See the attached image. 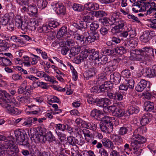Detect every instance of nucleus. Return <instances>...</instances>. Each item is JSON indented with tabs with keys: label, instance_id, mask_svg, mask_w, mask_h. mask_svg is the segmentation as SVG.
<instances>
[{
	"label": "nucleus",
	"instance_id": "obj_1",
	"mask_svg": "<svg viewBox=\"0 0 156 156\" xmlns=\"http://www.w3.org/2000/svg\"><path fill=\"white\" fill-rule=\"evenodd\" d=\"M14 134L18 144L26 147L29 146V139L25 131L20 129L16 130L14 131Z\"/></svg>",
	"mask_w": 156,
	"mask_h": 156
},
{
	"label": "nucleus",
	"instance_id": "obj_2",
	"mask_svg": "<svg viewBox=\"0 0 156 156\" xmlns=\"http://www.w3.org/2000/svg\"><path fill=\"white\" fill-rule=\"evenodd\" d=\"M146 141L145 138L136 139V140H132L131 143V146L133 147L136 154L140 155L142 149L140 148L141 147L143 144Z\"/></svg>",
	"mask_w": 156,
	"mask_h": 156
},
{
	"label": "nucleus",
	"instance_id": "obj_3",
	"mask_svg": "<svg viewBox=\"0 0 156 156\" xmlns=\"http://www.w3.org/2000/svg\"><path fill=\"white\" fill-rule=\"evenodd\" d=\"M111 86L108 82H105L104 84H102L99 87L95 86L92 87L90 90L91 92L99 93L101 92H106L109 90L112 89L113 87L112 83L111 84Z\"/></svg>",
	"mask_w": 156,
	"mask_h": 156
},
{
	"label": "nucleus",
	"instance_id": "obj_4",
	"mask_svg": "<svg viewBox=\"0 0 156 156\" xmlns=\"http://www.w3.org/2000/svg\"><path fill=\"white\" fill-rule=\"evenodd\" d=\"M113 62L112 63L107 66L105 68V72L104 78L105 79H107L109 78L110 74L117 68L118 62L117 60L114 59Z\"/></svg>",
	"mask_w": 156,
	"mask_h": 156
},
{
	"label": "nucleus",
	"instance_id": "obj_5",
	"mask_svg": "<svg viewBox=\"0 0 156 156\" xmlns=\"http://www.w3.org/2000/svg\"><path fill=\"white\" fill-rule=\"evenodd\" d=\"M112 119L108 116H105L102 121L100 123V128L101 131L103 132L108 131V127L112 125Z\"/></svg>",
	"mask_w": 156,
	"mask_h": 156
},
{
	"label": "nucleus",
	"instance_id": "obj_6",
	"mask_svg": "<svg viewBox=\"0 0 156 156\" xmlns=\"http://www.w3.org/2000/svg\"><path fill=\"white\" fill-rule=\"evenodd\" d=\"M15 24L18 28L22 30H26L27 29V23L23 21V17L20 16H16L15 17Z\"/></svg>",
	"mask_w": 156,
	"mask_h": 156
},
{
	"label": "nucleus",
	"instance_id": "obj_7",
	"mask_svg": "<svg viewBox=\"0 0 156 156\" xmlns=\"http://www.w3.org/2000/svg\"><path fill=\"white\" fill-rule=\"evenodd\" d=\"M153 32L151 31L150 32L148 30L145 31L143 34L140 37L141 41L144 43H147L154 37Z\"/></svg>",
	"mask_w": 156,
	"mask_h": 156
},
{
	"label": "nucleus",
	"instance_id": "obj_8",
	"mask_svg": "<svg viewBox=\"0 0 156 156\" xmlns=\"http://www.w3.org/2000/svg\"><path fill=\"white\" fill-rule=\"evenodd\" d=\"M88 34V36L86 37L85 38V41H87L88 43L93 42L95 40H98L99 39V35L96 31L90 32Z\"/></svg>",
	"mask_w": 156,
	"mask_h": 156
},
{
	"label": "nucleus",
	"instance_id": "obj_9",
	"mask_svg": "<svg viewBox=\"0 0 156 156\" xmlns=\"http://www.w3.org/2000/svg\"><path fill=\"white\" fill-rule=\"evenodd\" d=\"M3 107L5 109L6 112L8 113L14 114L15 115L19 114L17 108L11 106V105L8 104H5L3 105Z\"/></svg>",
	"mask_w": 156,
	"mask_h": 156
},
{
	"label": "nucleus",
	"instance_id": "obj_10",
	"mask_svg": "<svg viewBox=\"0 0 156 156\" xmlns=\"http://www.w3.org/2000/svg\"><path fill=\"white\" fill-rule=\"evenodd\" d=\"M14 16V14L12 12L6 14L1 18L0 22L2 25H6L10 19H12Z\"/></svg>",
	"mask_w": 156,
	"mask_h": 156
},
{
	"label": "nucleus",
	"instance_id": "obj_11",
	"mask_svg": "<svg viewBox=\"0 0 156 156\" xmlns=\"http://www.w3.org/2000/svg\"><path fill=\"white\" fill-rule=\"evenodd\" d=\"M110 82L115 85L118 84L120 82L121 76L119 74L115 73H112L109 75Z\"/></svg>",
	"mask_w": 156,
	"mask_h": 156
},
{
	"label": "nucleus",
	"instance_id": "obj_12",
	"mask_svg": "<svg viewBox=\"0 0 156 156\" xmlns=\"http://www.w3.org/2000/svg\"><path fill=\"white\" fill-rule=\"evenodd\" d=\"M27 29L26 30H23L24 32H27L29 30H34L38 26V24L37 21L34 20H30L27 23Z\"/></svg>",
	"mask_w": 156,
	"mask_h": 156
},
{
	"label": "nucleus",
	"instance_id": "obj_13",
	"mask_svg": "<svg viewBox=\"0 0 156 156\" xmlns=\"http://www.w3.org/2000/svg\"><path fill=\"white\" fill-rule=\"evenodd\" d=\"M140 51H141V54L142 53V55H145L146 57L151 55L154 56L153 49L149 47L144 48L141 49Z\"/></svg>",
	"mask_w": 156,
	"mask_h": 156
},
{
	"label": "nucleus",
	"instance_id": "obj_14",
	"mask_svg": "<svg viewBox=\"0 0 156 156\" xmlns=\"http://www.w3.org/2000/svg\"><path fill=\"white\" fill-rule=\"evenodd\" d=\"M146 76L149 78L156 76V65H154L151 68H148L146 71Z\"/></svg>",
	"mask_w": 156,
	"mask_h": 156
},
{
	"label": "nucleus",
	"instance_id": "obj_15",
	"mask_svg": "<svg viewBox=\"0 0 156 156\" xmlns=\"http://www.w3.org/2000/svg\"><path fill=\"white\" fill-rule=\"evenodd\" d=\"M147 83V81L142 79L136 87L135 89L137 91L141 92L146 87Z\"/></svg>",
	"mask_w": 156,
	"mask_h": 156
},
{
	"label": "nucleus",
	"instance_id": "obj_16",
	"mask_svg": "<svg viewBox=\"0 0 156 156\" xmlns=\"http://www.w3.org/2000/svg\"><path fill=\"white\" fill-rule=\"evenodd\" d=\"M3 99L6 103L14 104L16 102V100L13 97L7 92L5 94L4 97Z\"/></svg>",
	"mask_w": 156,
	"mask_h": 156
},
{
	"label": "nucleus",
	"instance_id": "obj_17",
	"mask_svg": "<svg viewBox=\"0 0 156 156\" xmlns=\"http://www.w3.org/2000/svg\"><path fill=\"white\" fill-rule=\"evenodd\" d=\"M80 49L81 47L79 45H76L72 48L70 49L69 56L72 57L77 55L80 52Z\"/></svg>",
	"mask_w": 156,
	"mask_h": 156
},
{
	"label": "nucleus",
	"instance_id": "obj_18",
	"mask_svg": "<svg viewBox=\"0 0 156 156\" xmlns=\"http://www.w3.org/2000/svg\"><path fill=\"white\" fill-rule=\"evenodd\" d=\"M90 56L89 57V58L91 60H96V61H98L99 56V52L97 51H95V49H90Z\"/></svg>",
	"mask_w": 156,
	"mask_h": 156
},
{
	"label": "nucleus",
	"instance_id": "obj_19",
	"mask_svg": "<svg viewBox=\"0 0 156 156\" xmlns=\"http://www.w3.org/2000/svg\"><path fill=\"white\" fill-rule=\"evenodd\" d=\"M84 7L86 10L88 11L95 10L99 8L98 4L97 3H93L90 2L84 5Z\"/></svg>",
	"mask_w": 156,
	"mask_h": 156
},
{
	"label": "nucleus",
	"instance_id": "obj_20",
	"mask_svg": "<svg viewBox=\"0 0 156 156\" xmlns=\"http://www.w3.org/2000/svg\"><path fill=\"white\" fill-rule=\"evenodd\" d=\"M0 145H3L2 147H0V149L2 150H4L5 149H9L15 145L14 142L12 140H7L5 141L4 144H0Z\"/></svg>",
	"mask_w": 156,
	"mask_h": 156
},
{
	"label": "nucleus",
	"instance_id": "obj_21",
	"mask_svg": "<svg viewBox=\"0 0 156 156\" xmlns=\"http://www.w3.org/2000/svg\"><path fill=\"white\" fill-rule=\"evenodd\" d=\"M34 1L37 4L38 8L41 9L46 7L48 4L45 0H34Z\"/></svg>",
	"mask_w": 156,
	"mask_h": 156
},
{
	"label": "nucleus",
	"instance_id": "obj_22",
	"mask_svg": "<svg viewBox=\"0 0 156 156\" xmlns=\"http://www.w3.org/2000/svg\"><path fill=\"white\" fill-rule=\"evenodd\" d=\"M108 58L106 55H102L100 57L99 56L98 61L96 62H98V65L100 66L101 65L105 64L108 62Z\"/></svg>",
	"mask_w": 156,
	"mask_h": 156
},
{
	"label": "nucleus",
	"instance_id": "obj_23",
	"mask_svg": "<svg viewBox=\"0 0 156 156\" xmlns=\"http://www.w3.org/2000/svg\"><path fill=\"white\" fill-rule=\"evenodd\" d=\"M84 139L81 134L78 135L75 137L76 146V144L82 146L84 143Z\"/></svg>",
	"mask_w": 156,
	"mask_h": 156
},
{
	"label": "nucleus",
	"instance_id": "obj_24",
	"mask_svg": "<svg viewBox=\"0 0 156 156\" xmlns=\"http://www.w3.org/2000/svg\"><path fill=\"white\" fill-rule=\"evenodd\" d=\"M56 6L55 11L57 14H64L66 13V9L63 5L57 4Z\"/></svg>",
	"mask_w": 156,
	"mask_h": 156
},
{
	"label": "nucleus",
	"instance_id": "obj_25",
	"mask_svg": "<svg viewBox=\"0 0 156 156\" xmlns=\"http://www.w3.org/2000/svg\"><path fill=\"white\" fill-rule=\"evenodd\" d=\"M103 144L104 146L109 149L113 150L115 149V147L113 142L108 139L106 140L103 143Z\"/></svg>",
	"mask_w": 156,
	"mask_h": 156
},
{
	"label": "nucleus",
	"instance_id": "obj_26",
	"mask_svg": "<svg viewBox=\"0 0 156 156\" xmlns=\"http://www.w3.org/2000/svg\"><path fill=\"white\" fill-rule=\"evenodd\" d=\"M9 47V44L5 40H0V51L6 50Z\"/></svg>",
	"mask_w": 156,
	"mask_h": 156
},
{
	"label": "nucleus",
	"instance_id": "obj_27",
	"mask_svg": "<svg viewBox=\"0 0 156 156\" xmlns=\"http://www.w3.org/2000/svg\"><path fill=\"white\" fill-rule=\"evenodd\" d=\"M84 128L90 130L95 131L96 129L97 125L96 123L93 122H87L85 123Z\"/></svg>",
	"mask_w": 156,
	"mask_h": 156
},
{
	"label": "nucleus",
	"instance_id": "obj_28",
	"mask_svg": "<svg viewBox=\"0 0 156 156\" xmlns=\"http://www.w3.org/2000/svg\"><path fill=\"white\" fill-rule=\"evenodd\" d=\"M145 109L147 111H151L154 108V104L153 102L148 101L144 103Z\"/></svg>",
	"mask_w": 156,
	"mask_h": 156
},
{
	"label": "nucleus",
	"instance_id": "obj_29",
	"mask_svg": "<svg viewBox=\"0 0 156 156\" xmlns=\"http://www.w3.org/2000/svg\"><path fill=\"white\" fill-rule=\"evenodd\" d=\"M129 129L128 127L123 126L121 127L119 131V135L120 136H124L127 134Z\"/></svg>",
	"mask_w": 156,
	"mask_h": 156
},
{
	"label": "nucleus",
	"instance_id": "obj_30",
	"mask_svg": "<svg viewBox=\"0 0 156 156\" xmlns=\"http://www.w3.org/2000/svg\"><path fill=\"white\" fill-rule=\"evenodd\" d=\"M115 52L121 55L126 53L127 51V48H125L123 46L117 47L115 48Z\"/></svg>",
	"mask_w": 156,
	"mask_h": 156
},
{
	"label": "nucleus",
	"instance_id": "obj_31",
	"mask_svg": "<svg viewBox=\"0 0 156 156\" xmlns=\"http://www.w3.org/2000/svg\"><path fill=\"white\" fill-rule=\"evenodd\" d=\"M93 15L97 18L104 17L106 16V14L103 11L99 10L93 12Z\"/></svg>",
	"mask_w": 156,
	"mask_h": 156
},
{
	"label": "nucleus",
	"instance_id": "obj_32",
	"mask_svg": "<svg viewBox=\"0 0 156 156\" xmlns=\"http://www.w3.org/2000/svg\"><path fill=\"white\" fill-rule=\"evenodd\" d=\"M151 120V118H150L149 116L147 115H144L143 116L140 121V124L143 126H145L148 124Z\"/></svg>",
	"mask_w": 156,
	"mask_h": 156
},
{
	"label": "nucleus",
	"instance_id": "obj_33",
	"mask_svg": "<svg viewBox=\"0 0 156 156\" xmlns=\"http://www.w3.org/2000/svg\"><path fill=\"white\" fill-rule=\"evenodd\" d=\"M97 71L96 69L94 67L90 68L88 71L86 73L87 74V77L88 78L92 77L95 75L97 73Z\"/></svg>",
	"mask_w": 156,
	"mask_h": 156
},
{
	"label": "nucleus",
	"instance_id": "obj_34",
	"mask_svg": "<svg viewBox=\"0 0 156 156\" xmlns=\"http://www.w3.org/2000/svg\"><path fill=\"white\" fill-rule=\"evenodd\" d=\"M116 107L115 105H112L108 106L107 108L103 109L104 112L105 113L109 112L115 113L116 109Z\"/></svg>",
	"mask_w": 156,
	"mask_h": 156
},
{
	"label": "nucleus",
	"instance_id": "obj_35",
	"mask_svg": "<svg viewBox=\"0 0 156 156\" xmlns=\"http://www.w3.org/2000/svg\"><path fill=\"white\" fill-rule=\"evenodd\" d=\"M130 38V39L129 41L130 47L135 48L138 44V39L136 37L133 38Z\"/></svg>",
	"mask_w": 156,
	"mask_h": 156
},
{
	"label": "nucleus",
	"instance_id": "obj_36",
	"mask_svg": "<svg viewBox=\"0 0 156 156\" xmlns=\"http://www.w3.org/2000/svg\"><path fill=\"white\" fill-rule=\"evenodd\" d=\"M67 31V28L65 27H62L57 33V37L59 38L63 37L66 34Z\"/></svg>",
	"mask_w": 156,
	"mask_h": 156
},
{
	"label": "nucleus",
	"instance_id": "obj_37",
	"mask_svg": "<svg viewBox=\"0 0 156 156\" xmlns=\"http://www.w3.org/2000/svg\"><path fill=\"white\" fill-rule=\"evenodd\" d=\"M114 25L117 26L119 28H122L125 25L126 23L121 19L117 20L116 21L113 23Z\"/></svg>",
	"mask_w": 156,
	"mask_h": 156
},
{
	"label": "nucleus",
	"instance_id": "obj_38",
	"mask_svg": "<svg viewBox=\"0 0 156 156\" xmlns=\"http://www.w3.org/2000/svg\"><path fill=\"white\" fill-rule=\"evenodd\" d=\"M115 113L116 116L118 117H121L124 115V111L123 109L119 108H117Z\"/></svg>",
	"mask_w": 156,
	"mask_h": 156
},
{
	"label": "nucleus",
	"instance_id": "obj_39",
	"mask_svg": "<svg viewBox=\"0 0 156 156\" xmlns=\"http://www.w3.org/2000/svg\"><path fill=\"white\" fill-rule=\"evenodd\" d=\"M92 15V13H91L90 15L84 16L83 17V20L88 23L92 22L94 18V16Z\"/></svg>",
	"mask_w": 156,
	"mask_h": 156
},
{
	"label": "nucleus",
	"instance_id": "obj_40",
	"mask_svg": "<svg viewBox=\"0 0 156 156\" xmlns=\"http://www.w3.org/2000/svg\"><path fill=\"white\" fill-rule=\"evenodd\" d=\"M9 150V153L12 155H14V154L18 153L19 152L18 147L15 145L10 148Z\"/></svg>",
	"mask_w": 156,
	"mask_h": 156
},
{
	"label": "nucleus",
	"instance_id": "obj_41",
	"mask_svg": "<svg viewBox=\"0 0 156 156\" xmlns=\"http://www.w3.org/2000/svg\"><path fill=\"white\" fill-rule=\"evenodd\" d=\"M73 8L75 11L81 12L83 10V7L81 5L74 3L73 6Z\"/></svg>",
	"mask_w": 156,
	"mask_h": 156
},
{
	"label": "nucleus",
	"instance_id": "obj_42",
	"mask_svg": "<svg viewBox=\"0 0 156 156\" xmlns=\"http://www.w3.org/2000/svg\"><path fill=\"white\" fill-rule=\"evenodd\" d=\"M74 38L76 40L79 41L80 43L83 44L84 43V37L80 35L78 33H75L74 35Z\"/></svg>",
	"mask_w": 156,
	"mask_h": 156
},
{
	"label": "nucleus",
	"instance_id": "obj_43",
	"mask_svg": "<svg viewBox=\"0 0 156 156\" xmlns=\"http://www.w3.org/2000/svg\"><path fill=\"white\" fill-rule=\"evenodd\" d=\"M28 9L29 11L33 15L37 13V7L34 5L29 6Z\"/></svg>",
	"mask_w": 156,
	"mask_h": 156
},
{
	"label": "nucleus",
	"instance_id": "obj_44",
	"mask_svg": "<svg viewBox=\"0 0 156 156\" xmlns=\"http://www.w3.org/2000/svg\"><path fill=\"white\" fill-rule=\"evenodd\" d=\"M140 50L141 49H140L139 50H138L136 49L134 50L132 49L131 51V53L134 54H136L137 55V57L136 58V60H140L141 59V56L140 55L141 54V51H140Z\"/></svg>",
	"mask_w": 156,
	"mask_h": 156
},
{
	"label": "nucleus",
	"instance_id": "obj_45",
	"mask_svg": "<svg viewBox=\"0 0 156 156\" xmlns=\"http://www.w3.org/2000/svg\"><path fill=\"white\" fill-rule=\"evenodd\" d=\"M46 137L47 139H48V141L50 142L55 141V138L52 133L50 132L47 133Z\"/></svg>",
	"mask_w": 156,
	"mask_h": 156
},
{
	"label": "nucleus",
	"instance_id": "obj_46",
	"mask_svg": "<svg viewBox=\"0 0 156 156\" xmlns=\"http://www.w3.org/2000/svg\"><path fill=\"white\" fill-rule=\"evenodd\" d=\"M76 123L78 126L84 128L86 122L83 121L80 118H77L75 121Z\"/></svg>",
	"mask_w": 156,
	"mask_h": 156
},
{
	"label": "nucleus",
	"instance_id": "obj_47",
	"mask_svg": "<svg viewBox=\"0 0 156 156\" xmlns=\"http://www.w3.org/2000/svg\"><path fill=\"white\" fill-rule=\"evenodd\" d=\"M140 130L139 128H138L136 129L133 132V137H134L136 139H141L143 138H145L144 137L140 135L139 134V131Z\"/></svg>",
	"mask_w": 156,
	"mask_h": 156
},
{
	"label": "nucleus",
	"instance_id": "obj_48",
	"mask_svg": "<svg viewBox=\"0 0 156 156\" xmlns=\"http://www.w3.org/2000/svg\"><path fill=\"white\" fill-rule=\"evenodd\" d=\"M90 48H89L88 49H85L81 52V54L83 55L82 57L83 59V58H86L88 56H90Z\"/></svg>",
	"mask_w": 156,
	"mask_h": 156
},
{
	"label": "nucleus",
	"instance_id": "obj_49",
	"mask_svg": "<svg viewBox=\"0 0 156 156\" xmlns=\"http://www.w3.org/2000/svg\"><path fill=\"white\" fill-rule=\"evenodd\" d=\"M42 74L43 75L42 76V77H44L45 80L46 81H50L52 83L56 82V80L51 79L49 75L46 74L44 72H42Z\"/></svg>",
	"mask_w": 156,
	"mask_h": 156
},
{
	"label": "nucleus",
	"instance_id": "obj_50",
	"mask_svg": "<svg viewBox=\"0 0 156 156\" xmlns=\"http://www.w3.org/2000/svg\"><path fill=\"white\" fill-rule=\"evenodd\" d=\"M68 142L69 144L73 146H76L75 143V137L72 136H70L67 138Z\"/></svg>",
	"mask_w": 156,
	"mask_h": 156
},
{
	"label": "nucleus",
	"instance_id": "obj_51",
	"mask_svg": "<svg viewBox=\"0 0 156 156\" xmlns=\"http://www.w3.org/2000/svg\"><path fill=\"white\" fill-rule=\"evenodd\" d=\"M99 26V25L98 23L93 22L90 25V29L92 32L96 31V30L98 28Z\"/></svg>",
	"mask_w": 156,
	"mask_h": 156
},
{
	"label": "nucleus",
	"instance_id": "obj_52",
	"mask_svg": "<svg viewBox=\"0 0 156 156\" xmlns=\"http://www.w3.org/2000/svg\"><path fill=\"white\" fill-rule=\"evenodd\" d=\"M127 30L123 31L120 34V36L123 40H126L129 39Z\"/></svg>",
	"mask_w": 156,
	"mask_h": 156
},
{
	"label": "nucleus",
	"instance_id": "obj_53",
	"mask_svg": "<svg viewBox=\"0 0 156 156\" xmlns=\"http://www.w3.org/2000/svg\"><path fill=\"white\" fill-rule=\"evenodd\" d=\"M33 120V117H29L27 119V121H25L23 122V125L24 126H30L32 125Z\"/></svg>",
	"mask_w": 156,
	"mask_h": 156
},
{
	"label": "nucleus",
	"instance_id": "obj_54",
	"mask_svg": "<svg viewBox=\"0 0 156 156\" xmlns=\"http://www.w3.org/2000/svg\"><path fill=\"white\" fill-rule=\"evenodd\" d=\"M130 28V29H128L127 30L129 38H133L136 35L135 30H132Z\"/></svg>",
	"mask_w": 156,
	"mask_h": 156
},
{
	"label": "nucleus",
	"instance_id": "obj_55",
	"mask_svg": "<svg viewBox=\"0 0 156 156\" xmlns=\"http://www.w3.org/2000/svg\"><path fill=\"white\" fill-rule=\"evenodd\" d=\"M119 18V13H114L112 14L111 17V20L114 23L117 20H119L120 19Z\"/></svg>",
	"mask_w": 156,
	"mask_h": 156
},
{
	"label": "nucleus",
	"instance_id": "obj_56",
	"mask_svg": "<svg viewBox=\"0 0 156 156\" xmlns=\"http://www.w3.org/2000/svg\"><path fill=\"white\" fill-rule=\"evenodd\" d=\"M99 22L102 25H103L104 26H107L108 24V19L105 17H104L103 18H101L99 19Z\"/></svg>",
	"mask_w": 156,
	"mask_h": 156
},
{
	"label": "nucleus",
	"instance_id": "obj_57",
	"mask_svg": "<svg viewBox=\"0 0 156 156\" xmlns=\"http://www.w3.org/2000/svg\"><path fill=\"white\" fill-rule=\"evenodd\" d=\"M134 81L133 80L131 79L130 80H129L127 81V83L126 84L128 88H129L130 89H133L134 87Z\"/></svg>",
	"mask_w": 156,
	"mask_h": 156
},
{
	"label": "nucleus",
	"instance_id": "obj_58",
	"mask_svg": "<svg viewBox=\"0 0 156 156\" xmlns=\"http://www.w3.org/2000/svg\"><path fill=\"white\" fill-rule=\"evenodd\" d=\"M59 25V23L58 22L54 21L50 22L48 24L49 27L50 29H51V27L55 28L58 26Z\"/></svg>",
	"mask_w": 156,
	"mask_h": 156
},
{
	"label": "nucleus",
	"instance_id": "obj_59",
	"mask_svg": "<svg viewBox=\"0 0 156 156\" xmlns=\"http://www.w3.org/2000/svg\"><path fill=\"white\" fill-rule=\"evenodd\" d=\"M56 127L57 129H58L59 130H61L63 131H65L66 130V125L61 124H57Z\"/></svg>",
	"mask_w": 156,
	"mask_h": 156
},
{
	"label": "nucleus",
	"instance_id": "obj_60",
	"mask_svg": "<svg viewBox=\"0 0 156 156\" xmlns=\"http://www.w3.org/2000/svg\"><path fill=\"white\" fill-rule=\"evenodd\" d=\"M17 2L19 5L23 6H27L28 5V0H16Z\"/></svg>",
	"mask_w": 156,
	"mask_h": 156
},
{
	"label": "nucleus",
	"instance_id": "obj_61",
	"mask_svg": "<svg viewBox=\"0 0 156 156\" xmlns=\"http://www.w3.org/2000/svg\"><path fill=\"white\" fill-rule=\"evenodd\" d=\"M116 100L118 101H121L123 98V94L121 92H118L115 93Z\"/></svg>",
	"mask_w": 156,
	"mask_h": 156
},
{
	"label": "nucleus",
	"instance_id": "obj_62",
	"mask_svg": "<svg viewBox=\"0 0 156 156\" xmlns=\"http://www.w3.org/2000/svg\"><path fill=\"white\" fill-rule=\"evenodd\" d=\"M37 85L38 86L41 87L42 88L45 89H48L47 83L42 82H37Z\"/></svg>",
	"mask_w": 156,
	"mask_h": 156
},
{
	"label": "nucleus",
	"instance_id": "obj_63",
	"mask_svg": "<svg viewBox=\"0 0 156 156\" xmlns=\"http://www.w3.org/2000/svg\"><path fill=\"white\" fill-rule=\"evenodd\" d=\"M115 93H112L111 92H108L107 93V96L111 99L116 100V97Z\"/></svg>",
	"mask_w": 156,
	"mask_h": 156
},
{
	"label": "nucleus",
	"instance_id": "obj_64",
	"mask_svg": "<svg viewBox=\"0 0 156 156\" xmlns=\"http://www.w3.org/2000/svg\"><path fill=\"white\" fill-rule=\"evenodd\" d=\"M71 156H83L77 150H73L71 151Z\"/></svg>",
	"mask_w": 156,
	"mask_h": 156
}]
</instances>
